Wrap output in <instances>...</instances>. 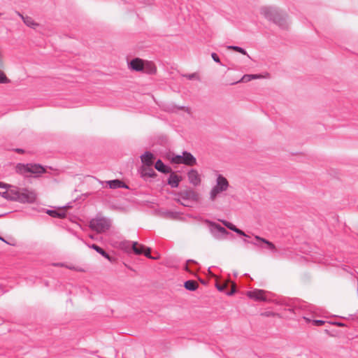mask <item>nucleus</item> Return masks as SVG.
<instances>
[{
  "label": "nucleus",
  "instance_id": "1",
  "mask_svg": "<svg viewBox=\"0 0 358 358\" xmlns=\"http://www.w3.org/2000/svg\"><path fill=\"white\" fill-rule=\"evenodd\" d=\"M260 13L269 21H272L281 29L287 28V15L275 7H263Z\"/></svg>",
  "mask_w": 358,
  "mask_h": 358
},
{
  "label": "nucleus",
  "instance_id": "2",
  "mask_svg": "<svg viewBox=\"0 0 358 358\" xmlns=\"http://www.w3.org/2000/svg\"><path fill=\"white\" fill-rule=\"evenodd\" d=\"M260 13L269 21H272L281 29L287 28V15L275 7H263Z\"/></svg>",
  "mask_w": 358,
  "mask_h": 358
},
{
  "label": "nucleus",
  "instance_id": "3",
  "mask_svg": "<svg viewBox=\"0 0 358 358\" xmlns=\"http://www.w3.org/2000/svg\"><path fill=\"white\" fill-rule=\"evenodd\" d=\"M15 172L24 177H29V173L34 174L35 177L45 172V169L39 164L18 163L15 166Z\"/></svg>",
  "mask_w": 358,
  "mask_h": 358
},
{
  "label": "nucleus",
  "instance_id": "4",
  "mask_svg": "<svg viewBox=\"0 0 358 358\" xmlns=\"http://www.w3.org/2000/svg\"><path fill=\"white\" fill-rule=\"evenodd\" d=\"M14 201L21 203H33L36 200V194L34 190L16 187Z\"/></svg>",
  "mask_w": 358,
  "mask_h": 358
},
{
  "label": "nucleus",
  "instance_id": "5",
  "mask_svg": "<svg viewBox=\"0 0 358 358\" xmlns=\"http://www.w3.org/2000/svg\"><path fill=\"white\" fill-rule=\"evenodd\" d=\"M229 187V183L227 179L222 175L219 174L216 178V184L210 192V199L215 201L217 195L227 190Z\"/></svg>",
  "mask_w": 358,
  "mask_h": 358
},
{
  "label": "nucleus",
  "instance_id": "6",
  "mask_svg": "<svg viewBox=\"0 0 358 358\" xmlns=\"http://www.w3.org/2000/svg\"><path fill=\"white\" fill-rule=\"evenodd\" d=\"M111 226V220L108 218L101 217L92 219L90 222L91 229L101 234L108 231Z\"/></svg>",
  "mask_w": 358,
  "mask_h": 358
},
{
  "label": "nucleus",
  "instance_id": "7",
  "mask_svg": "<svg viewBox=\"0 0 358 358\" xmlns=\"http://www.w3.org/2000/svg\"><path fill=\"white\" fill-rule=\"evenodd\" d=\"M179 199L178 200L180 203L184 206L190 207L191 205L185 201L197 202L199 200V194L196 191L191 188H187L178 192Z\"/></svg>",
  "mask_w": 358,
  "mask_h": 358
},
{
  "label": "nucleus",
  "instance_id": "8",
  "mask_svg": "<svg viewBox=\"0 0 358 358\" xmlns=\"http://www.w3.org/2000/svg\"><path fill=\"white\" fill-rule=\"evenodd\" d=\"M131 250L138 255H144L146 257L151 259H157L158 257H152L150 254L151 249L143 245H138L136 241L132 242Z\"/></svg>",
  "mask_w": 358,
  "mask_h": 358
},
{
  "label": "nucleus",
  "instance_id": "9",
  "mask_svg": "<svg viewBox=\"0 0 358 358\" xmlns=\"http://www.w3.org/2000/svg\"><path fill=\"white\" fill-rule=\"evenodd\" d=\"M206 222L210 224V232L215 238H219L220 236H223L229 234V232L221 225L208 220Z\"/></svg>",
  "mask_w": 358,
  "mask_h": 358
},
{
  "label": "nucleus",
  "instance_id": "10",
  "mask_svg": "<svg viewBox=\"0 0 358 358\" xmlns=\"http://www.w3.org/2000/svg\"><path fill=\"white\" fill-rule=\"evenodd\" d=\"M255 241H248L247 239H244L243 241L245 243H251L254 245L261 247V248H263V246L262 245V243H264L266 245L267 248L269 249L270 250H271L272 252L276 251V248L272 242H271L264 238H262L259 236H255Z\"/></svg>",
  "mask_w": 358,
  "mask_h": 358
},
{
  "label": "nucleus",
  "instance_id": "11",
  "mask_svg": "<svg viewBox=\"0 0 358 358\" xmlns=\"http://www.w3.org/2000/svg\"><path fill=\"white\" fill-rule=\"evenodd\" d=\"M265 293L266 292L263 289H255L248 292L247 296L257 301H266L267 299Z\"/></svg>",
  "mask_w": 358,
  "mask_h": 358
},
{
  "label": "nucleus",
  "instance_id": "12",
  "mask_svg": "<svg viewBox=\"0 0 358 358\" xmlns=\"http://www.w3.org/2000/svg\"><path fill=\"white\" fill-rule=\"evenodd\" d=\"M87 245L93 250H94L96 252H97L99 254H100L102 257L107 259L109 262L111 263H114L116 261V258L113 257H110L103 248L99 247L96 244H87Z\"/></svg>",
  "mask_w": 358,
  "mask_h": 358
},
{
  "label": "nucleus",
  "instance_id": "13",
  "mask_svg": "<svg viewBox=\"0 0 358 358\" xmlns=\"http://www.w3.org/2000/svg\"><path fill=\"white\" fill-rule=\"evenodd\" d=\"M189 182L194 186H198L201 183V178L196 169H191L187 173Z\"/></svg>",
  "mask_w": 358,
  "mask_h": 358
},
{
  "label": "nucleus",
  "instance_id": "14",
  "mask_svg": "<svg viewBox=\"0 0 358 358\" xmlns=\"http://www.w3.org/2000/svg\"><path fill=\"white\" fill-rule=\"evenodd\" d=\"M170 176L167 180V184L170 185L172 188H176L178 187L180 181L182 180V177L176 174L175 172L171 171L169 173Z\"/></svg>",
  "mask_w": 358,
  "mask_h": 358
},
{
  "label": "nucleus",
  "instance_id": "15",
  "mask_svg": "<svg viewBox=\"0 0 358 358\" xmlns=\"http://www.w3.org/2000/svg\"><path fill=\"white\" fill-rule=\"evenodd\" d=\"M131 69L136 71H143L145 70L144 62L139 58L133 59L129 63Z\"/></svg>",
  "mask_w": 358,
  "mask_h": 358
},
{
  "label": "nucleus",
  "instance_id": "16",
  "mask_svg": "<svg viewBox=\"0 0 358 358\" xmlns=\"http://www.w3.org/2000/svg\"><path fill=\"white\" fill-rule=\"evenodd\" d=\"M143 166H152L155 159V155L149 151H146L141 156Z\"/></svg>",
  "mask_w": 358,
  "mask_h": 358
},
{
  "label": "nucleus",
  "instance_id": "17",
  "mask_svg": "<svg viewBox=\"0 0 358 358\" xmlns=\"http://www.w3.org/2000/svg\"><path fill=\"white\" fill-rule=\"evenodd\" d=\"M182 164L187 166H194L196 164V158L189 152H182Z\"/></svg>",
  "mask_w": 358,
  "mask_h": 358
},
{
  "label": "nucleus",
  "instance_id": "18",
  "mask_svg": "<svg viewBox=\"0 0 358 358\" xmlns=\"http://www.w3.org/2000/svg\"><path fill=\"white\" fill-rule=\"evenodd\" d=\"M107 184L110 189H129V186L126 183L118 179L108 180L107 181Z\"/></svg>",
  "mask_w": 358,
  "mask_h": 358
},
{
  "label": "nucleus",
  "instance_id": "19",
  "mask_svg": "<svg viewBox=\"0 0 358 358\" xmlns=\"http://www.w3.org/2000/svg\"><path fill=\"white\" fill-rule=\"evenodd\" d=\"M155 167L158 171L163 173H169L172 171V169L170 166L164 164L161 159H158L155 162Z\"/></svg>",
  "mask_w": 358,
  "mask_h": 358
},
{
  "label": "nucleus",
  "instance_id": "20",
  "mask_svg": "<svg viewBox=\"0 0 358 358\" xmlns=\"http://www.w3.org/2000/svg\"><path fill=\"white\" fill-rule=\"evenodd\" d=\"M15 188H16V186H13V185H10V187H8L9 189L8 191L0 192V195L7 200L14 201V198H15V191L14 189H15Z\"/></svg>",
  "mask_w": 358,
  "mask_h": 358
},
{
  "label": "nucleus",
  "instance_id": "21",
  "mask_svg": "<svg viewBox=\"0 0 358 358\" xmlns=\"http://www.w3.org/2000/svg\"><path fill=\"white\" fill-rule=\"evenodd\" d=\"M141 173L143 178H153L157 176V173L151 166H142Z\"/></svg>",
  "mask_w": 358,
  "mask_h": 358
},
{
  "label": "nucleus",
  "instance_id": "22",
  "mask_svg": "<svg viewBox=\"0 0 358 358\" xmlns=\"http://www.w3.org/2000/svg\"><path fill=\"white\" fill-rule=\"evenodd\" d=\"M184 287L189 291H195L199 285L196 282L192 280H189L185 282Z\"/></svg>",
  "mask_w": 358,
  "mask_h": 358
},
{
  "label": "nucleus",
  "instance_id": "23",
  "mask_svg": "<svg viewBox=\"0 0 358 358\" xmlns=\"http://www.w3.org/2000/svg\"><path fill=\"white\" fill-rule=\"evenodd\" d=\"M23 22L27 26L32 29H36V27L38 26V24L31 17L25 16L23 20Z\"/></svg>",
  "mask_w": 358,
  "mask_h": 358
},
{
  "label": "nucleus",
  "instance_id": "24",
  "mask_svg": "<svg viewBox=\"0 0 358 358\" xmlns=\"http://www.w3.org/2000/svg\"><path fill=\"white\" fill-rule=\"evenodd\" d=\"M262 76L261 75H258V74H245L244 75L242 78L241 79V80H239L238 83L239 82H244V83H247V82H249L253 79H257V78H261Z\"/></svg>",
  "mask_w": 358,
  "mask_h": 358
},
{
  "label": "nucleus",
  "instance_id": "25",
  "mask_svg": "<svg viewBox=\"0 0 358 358\" xmlns=\"http://www.w3.org/2000/svg\"><path fill=\"white\" fill-rule=\"evenodd\" d=\"M120 247L122 250L126 252H129L131 250L132 242L129 241H124L120 243Z\"/></svg>",
  "mask_w": 358,
  "mask_h": 358
},
{
  "label": "nucleus",
  "instance_id": "26",
  "mask_svg": "<svg viewBox=\"0 0 358 358\" xmlns=\"http://www.w3.org/2000/svg\"><path fill=\"white\" fill-rule=\"evenodd\" d=\"M227 49L233 50L236 51L241 54L247 55L249 58H250V56L248 55L247 52L245 51V50L241 47L236 46V45H229V46H227Z\"/></svg>",
  "mask_w": 358,
  "mask_h": 358
},
{
  "label": "nucleus",
  "instance_id": "27",
  "mask_svg": "<svg viewBox=\"0 0 358 358\" xmlns=\"http://www.w3.org/2000/svg\"><path fill=\"white\" fill-rule=\"evenodd\" d=\"M171 162L172 163L176 164H182V155L172 154V157L171 158Z\"/></svg>",
  "mask_w": 358,
  "mask_h": 358
},
{
  "label": "nucleus",
  "instance_id": "28",
  "mask_svg": "<svg viewBox=\"0 0 358 358\" xmlns=\"http://www.w3.org/2000/svg\"><path fill=\"white\" fill-rule=\"evenodd\" d=\"M10 80L6 77L5 73L0 70V83H8Z\"/></svg>",
  "mask_w": 358,
  "mask_h": 358
},
{
  "label": "nucleus",
  "instance_id": "29",
  "mask_svg": "<svg viewBox=\"0 0 358 358\" xmlns=\"http://www.w3.org/2000/svg\"><path fill=\"white\" fill-rule=\"evenodd\" d=\"M222 222L226 227H227L229 229H230L233 231L235 230V229L236 227L234 224H233L232 223H231L228 221L222 220Z\"/></svg>",
  "mask_w": 358,
  "mask_h": 358
},
{
  "label": "nucleus",
  "instance_id": "30",
  "mask_svg": "<svg viewBox=\"0 0 358 358\" xmlns=\"http://www.w3.org/2000/svg\"><path fill=\"white\" fill-rule=\"evenodd\" d=\"M47 213L52 217H57L59 212L55 210H48Z\"/></svg>",
  "mask_w": 358,
  "mask_h": 358
},
{
  "label": "nucleus",
  "instance_id": "31",
  "mask_svg": "<svg viewBox=\"0 0 358 358\" xmlns=\"http://www.w3.org/2000/svg\"><path fill=\"white\" fill-rule=\"evenodd\" d=\"M187 79L189 80H193V79H199V76L196 73H193L191 74H187L185 76Z\"/></svg>",
  "mask_w": 358,
  "mask_h": 358
},
{
  "label": "nucleus",
  "instance_id": "32",
  "mask_svg": "<svg viewBox=\"0 0 358 358\" xmlns=\"http://www.w3.org/2000/svg\"><path fill=\"white\" fill-rule=\"evenodd\" d=\"M306 306V305L304 304H301V305H294V306L292 308H289L288 310L289 311H292V312H294L295 313V310H297V309H303L304 307Z\"/></svg>",
  "mask_w": 358,
  "mask_h": 358
},
{
  "label": "nucleus",
  "instance_id": "33",
  "mask_svg": "<svg viewBox=\"0 0 358 358\" xmlns=\"http://www.w3.org/2000/svg\"><path fill=\"white\" fill-rule=\"evenodd\" d=\"M261 315L263 316H265V317H274L275 315H278L277 313L272 312V311H266V312L262 313Z\"/></svg>",
  "mask_w": 358,
  "mask_h": 358
},
{
  "label": "nucleus",
  "instance_id": "34",
  "mask_svg": "<svg viewBox=\"0 0 358 358\" xmlns=\"http://www.w3.org/2000/svg\"><path fill=\"white\" fill-rule=\"evenodd\" d=\"M312 322L315 326H322L326 322L324 320H313Z\"/></svg>",
  "mask_w": 358,
  "mask_h": 358
},
{
  "label": "nucleus",
  "instance_id": "35",
  "mask_svg": "<svg viewBox=\"0 0 358 358\" xmlns=\"http://www.w3.org/2000/svg\"><path fill=\"white\" fill-rule=\"evenodd\" d=\"M234 232H236L237 234L240 235V236H245V237H249L248 235H247L243 231H242L241 229L236 227L235 230L234 231Z\"/></svg>",
  "mask_w": 358,
  "mask_h": 358
},
{
  "label": "nucleus",
  "instance_id": "36",
  "mask_svg": "<svg viewBox=\"0 0 358 358\" xmlns=\"http://www.w3.org/2000/svg\"><path fill=\"white\" fill-rule=\"evenodd\" d=\"M211 57L214 60V62H215L216 63L221 64L220 59L218 55L215 52L211 53Z\"/></svg>",
  "mask_w": 358,
  "mask_h": 358
},
{
  "label": "nucleus",
  "instance_id": "37",
  "mask_svg": "<svg viewBox=\"0 0 358 358\" xmlns=\"http://www.w3.org/2000/svg\"><path fill=\"white\" fill-rule=\"evenodd\" d=\"M165 215L170 218H175L176 217L177 213L173 211H166Z\"/></svg>",
  "mask_w": 358,
  "mask_h": 358
},
{
  "label": "nucleus",
  "instance_id": "38",
  "mask_svg": "<svg viewBox=\"0 0 358 358\" xmlns=\"http://www.w3.org/2000/svg\"><path fill=\"white\" fill-rule=\"evenodd\" d=\"M147 64L150 66L149 70H148L147 71L149 73H155V71H156L155 66H154L151 63H148Z\"/></svg>",
  "mask_w": 358,
  "mask_h": 358
},
{
  "label": "nucleus",
  "instance_id": "39",
  "mask_svg": "<svg viewBox=\"0 0 358 358\" xmlns=\"http://www.w3.org/2000/svg\"><path fill=\"white\" fill-rule=\"evenodd\" d=\"M225 287H226V285L224 284H220V283L216 284V288L220 292H223L225 289Z\"/></svg>",
  "mask_w": 358,
  "mask_h": 358
},
{
  "label": "nucleus",
  "instance_id": "40",
  "mask_svg": "<svg viewBox=\"0 0 358 358\" xmlns=\"http://www.w3.org/2000/svg\"><path fill=\"white\" fill-rule=\"evenodd\" d=\"M8 187H10V185L0 182V187L1 188L8 189Z\"/></svg>",
  "mask_w": 358,
  "mask_h": 358
},
{
  "label": "nucleus",
  "instance_id": "41",
  "mask_svg": "<svg viewBox=\"0 0 358 358\" xmlns=\"http://www.w3.org/2000/svg\"><path fill=\"white\" fill-rule=\"evenodd\" d=\"M236 292V288L233 287L230 291L227 292V294L228 296H231Z\"/></svg>",
  "mask_w": 358,
  "mask_h": 358
},
{
  "label": "nucleus",
  "instance_id": "42",
  "mask_svg": "<svg viewBox=\"0 0 358 358\" xmlns=\"http://www.w3.org/2000/svg\"><path fill=\"white\" fill-rule=\"evenodd\" d=\"M333 324L334 325H336L338 327H345V324L342 323V322H332Z\"/></svg>",
  "mask_w": 358,
  "mask_h": 358
},
{
  "label": "nucleus",
  "instance_id": "43",
  "mask_svg": "<svg viewBox=\"0 0 358 358\" xmlns=\"http://www.w3.org/2000/svg\"><path fill=\"white\" fill-rule=\"evenodd\" d=\"M66 217V213L64 212H59V216H57V218H64Z\"/></svg>",
  "mask_w": 358,
  "mask_h": 358
},
{
  "label": "nucleus",
  "instance_id": "44",
  "mask_svg": "<svg viewBox=\"0 0 358 358\" xmlns=\"http://www.w3.org/2000/svg\"><path fill=\"white\" fill-rule=\"evenodd\" d=\"M15 151L17 153H20V154H22L24 152V150L23 149H21V148H16L15 150Z\"/></svg>",
  "mask_w": 358,
  "mask_h": 358
},
{
  "label": "nucleus",
  "instance_id": "45",
  "mask_svg": "<svg viewBox=\"0 0 358 358\" xmlns=\"http://www.w3.org/2000/svg\"><path fill=\"white\" fill-rule=\"evenodd\" d=\"M16 13H17V15L19 17H21V19H22V20L24 19L25 16H24V15H23L22 14H21L20 12L16 11Z\"/></svg>",
  "mask_w": 358,
  "mask_h": 358
},
{
  "label": "nucleus",
  "instance_id": "46",
  "mask_svg": "<svg viewBox=\"0 0 358 358\" xmlns=\"http://www.w3.org/2000/svg\"><path fill=\"white\" fill-rule=\"evenodd\" d=\"M0 240L7 244H9L3 237L0 236Z\"/></svg>",
  "mask_w": 358,
  "mask_h": 358
},
{
  "label": "nucleus",
  "instance_id": "47",
  "mask_svg": "<svg viewBox=\"0 0 358 358\" xmlns=\"http://www.w3.org/2000/svg\"><path fill=\"white\" fill-rule=\"evenodd\" d=\"M189 262L196 264V262L194 260H192V259H189V260L187 261V263H189Z\"/></svg>",
  "mask_w": 358,
  "mask_h": 358
},
{
  "label": "nucleus",
  "instance_id": "48",
  "mask_svg": "<svg viewBox=\"0 0 358 358\" xmlns=\"http://www.w3.org/2000/svg\"><path fill=\"white\" fill-rule=\"evenodd\" d=\"M303 319H304L306 321L308 322L311 321V320H310V319H309V318H308V317H303Z\"/></svg>",
  "mask_w": 358,
  "mask_h": 358
},
{
  "label": "nucleus",
  "instance_id": "49",
  "mask_svg": "<svg viewBox=\"0 0 358 358\" xmlns=\"http://www.w3.org/2000/svg\"><path fill=\"white\" fill-rule=\"evenodd\" d=\"M184 108H185V106L179 107V109H180V110H184Z\"/></svg>",
  "mask_w": 358,
  "mask_h": 358
},
{
  "label": "nucleus",
  "instance_id": "50",
  "mask_svg": "<svg viewBox=\"0 0 358 358\" xmlns=\"http://www.w3.org/2000/svg\"><path fill=\"white\" fill-rule=\"evenodd\" d=\"M90 238H92V239L94 238L93 235H90Z\"/></svg>",
  "mask_w": 358,
  "mask_h": 358
},
{
  "label": "nucleus",
  "instance_id": "51",
  "mask_svg": "<svg viewBox=\"0 0 358 358\" xmlns=\"http://www.w3.org/2000/svg\"><path fill=\"white\" fill-rule=\"evenodd\" d=\"M185 269H186L187 271H189V268H188L187 266H186Z\"/></svg>",
  "mask_w": 358,
  "mask_h": 358
},
{
  "label": "nucleus",
  "instance_id": "52",
  "mask_svg": "<svg viewBox=\"0 0 358 358\" xmlns=\"http://www.w3.org/2000/svg\"><path fill=\"white\" fill-rule=\"evenodd\" d=\"M3 215H3V214L0 215V217H3Z\"/></svg>",
  "mask_w": 358,
  "mask_h": 358
},
{
  "label": "nucleus",
  "instance_id": "53",
  "mask_svg": "<svg viewBox=\"0 0 358 358\" xmlns=\"http://www.w3.org/2000/svg\"><path fill=\"white\" fill-rule=\"evenodd\" d=\"M1 15V14L0 13V15Z\"/></svg>",
  "mask_w": 358,
  "mask_h": 358
}]
</instances>
